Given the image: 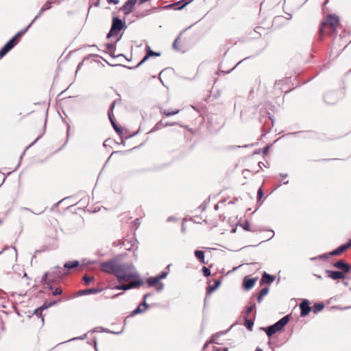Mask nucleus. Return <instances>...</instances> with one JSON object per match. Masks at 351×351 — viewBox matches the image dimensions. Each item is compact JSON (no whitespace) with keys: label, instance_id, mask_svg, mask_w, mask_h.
Returning <instances> with one entry per match:
<instances>
[{"label":"nucleus","instance_id":"79ce46f5","mask_svg":"<svg viewBox=\"0 0 351 351\" xmlns=\"http://www.w3.org/2000/svg\"><path fill=\"white\" fill-rule=\"evenodd\" d=\"M254 322L251 319H245V326L248 330H252Z\"/></svg>","mask_w":351,"mask_h":351},{"label":"nucleus","instance_id":"3c124183","mask_svg":"<svg viewBox=\"0 0 351 351\" xmlns=\"http://www.w3.org/2000/svg\"><path fill=\"white\" fill-rule=\"evenodd\" d=\"M44 12L41 11V9L40 10L38 14L34 17V19L32 20V21L30 23L32 25L40 17V16L43 14Z\"/></svg>","mask_w":351,"mask_h":351},{"label":"nucleus","instance_id":"bb28decb","mask_svg":"<svg viewBox=\"0 0 351 351\" xmlns=\"http://www.w3.org/2000/svg\"><path fill=\"white\" fill-rule=\"evenodd\" d=\"M101 290H102L101 289H98V288L86 289L83 291H80L79 292V294L82 295V294H89V293H97L101 291Z\"/></svg>","mask_w":351,"mask_h":351},{"label":"nucleus","instance_id":"6e6552de","mask_svg":"<svg viewBox=\"0 0 351 351\" xmlns=\"http://www.w3.org/2000/svg\"><path fill=\"white\" fill-rule=\"evenodd\" d=\"M274 106L272 105L271 103L268 102L265 104V108L264 109L261 108L260 109V117H259V121L260 123H263L264 124L266 123L267 118L268 117L269 120L271 123V126L274 125V116L271 115V114L268 112V110H273L274 108Z\"/></svg>","mask_w":351,"mask_h":351},{"label":"nucleus","instance_id":"7ed1b4c3","mask_svg":"<svg viewBox=\"0 0 351 351\" xmlns=\"http://www.w3.org/2000/svg\"><path fill=\"white\" fill-rule=\"evenodd\" d=\"M126 28L127 25L125 21L117 16H114L112 19L111 27L106 35V38L110 39L113 36H117L121 30H125Z\"/></svg>","mask_w":351,"mask_h":351},{"label":"nucleus","instance_id":"72a5a7b5","mask_svg":"<svg viewBox=\"0 0 351 351\" xmlns=\"http://www.w3.org/2000/svg\"><path fill=\"white\" fill-rule=\"evenodd\" d=\"M111 124L116 132L121 137V134H123V128L118 125L116 123V121L112 122Z\"/></svg>","mask_w":351,"mask_h":351},{"label":"nucleus","instance_id":"ddd939ff","mask_svg":"<svg viewBox=\"0 0 351 351\" xmlns=\"http://www.w3.org/2000/svg\"><path fill=\"white\" fill-rule=\"evenodd\" d=\"M331 265L332 267L341 269L339 271L343 272L344 274L350 276V264L346 262L344 260L340 259L336 262L332 263Z\"/></svg>","mask_w":351,"mask_h":351},{"label":"nucleus","instance_id":"4be33fe9","mask_svg":"<svg viewBox=\"0 0 351 351\" xmlns=\"http://www.w3.org/2000/svg\"><path fill=\"white\" fill-rule=\"evenodd\" d=\"M325 305L323 302L316 303L312 307L308 306V313L313 311L314 313H317L322 311Z\"/></svg>","mask_w":351,"mask_h":351},{"label":"nucleus","instance_id":"f704fd0d","mask_svg":"<svg viewBox=\"0 0 351 351\" xmlns=\"http://www.w3.org/2000/svg\"><path fill=\"white\" fill-rule=\"evenodd\" d=\"M268 292H269V289L267 287H265L261 291V292L258 296V302H261L263 297L266 295L268 293Z\"/></svg>","mask_w":351,"mask_h":351},{"label":"nucleus","instance_id":"c9c22d12","mask_svg":"<svg viewBox=\"0 0 351 351\" xmlns=\"http://www.w3.org/2000/svg\"><path fill=\"white\" fill-rule=\"evenodd\" d=\"M152 12V10H146L143 12H136V16L138 18H143Z\"/></svg>","mask_w":351,"mask_h":351},{"label":"nucleus","instance_id":"13d9d810","mask_svg":"<svg viewBox=\"0 0 351 351\" xmlns=\"http://www.w3.org/2000/svg\"><path fill=\"white\" fill-rule=\"evenodd\" d=\"M86 59H88V57L85 58L81 62L78 64L75 73H77L80 69L81 66L83 65L84 61Z\"/></svg>","mask_w":351,"mask_h":351},{"label":"nucleus","instance_id":"aec40b11","mask_svg":"<svg viewBox=\"0 0 351 351\" xmlns=\"http://www.w3.org/2000/svg\"><path fill=\"white\" fill-rule=\"evenodd\" d=\"M306 133L305 131H298L295 132H290L282 136V137L292 136L297 138H305Z\"/></svg>","mask_w":351,"mask_h":351},{"label":"nucleus","instance_id":"20e7f679","mask_svg":"<svg viewBox=\"0 0 351 351\" xmlns=\"http://www.w3.org/2000/svg\"><path fill=\"white\" fill-rule=\"evenodd\" d=\"M345 95L344 90H330L324 94L323 99L326 104L335 105L344 98Z\"/></svg>","mask_w":351,"mask_h":351},{"label":"nucleus","instance_id":"6e6d98bb","mask_svg":"<svg viewBox=\"0 0 351 351\" xmlns=\"http://www.w3.org/2000/svg\"><path fill=\"white\" fill-rule=\"evenodd\" d=\"M221 334H223V332H221V333H217V334H215V335H213V336H212L211 342H212V343H217L216 342V337H217L218 336H219V335H221Z\"/></svg>","mask_w":351,"mask_h":351},{"label":"nucleus","instance_id":"473e14b6","mask_svg":"<svg viewBox=\"0 0 351 351\" xmlns=\"http://www.w3.org/2000/svg\"><path fill=\"white\" fill-rule=\"evenodd\" d=\"M164 127L165 123H162V121H160L154 126V128L149 132V133L156 132Z\"/></svg>","mask_w":351,"mask_h":351},{"label":"nucleus","instance_id":"39448f33","mask_svg":"<svg viewBox=\"0 0 351 351\" xmlns=\"http://www.w3.org/2000/svg\"><path fill=\"white\" fill-rule=\"evenodd\" d=\"M340 18L335 14H329L327 17L323 21L319 26V30L323 34H326V29L328 25L331 26L332 31H336L338 24L339 23Z\"/></svg>","mask_w":351,"mask_h":351},{"label":"nucleus","instance_id":"58836bf2","mask_svg":"<svg viewBox=\"0 0 351 351\" xmlns=\"http://www.w3.org/2000/svg\"><path fill=\"white\" fill-rule=\"evenodd\" d=\"M180 112L179 110H173V111H170L169 110H165L164 112H163V114L167 116V117H170V116H172V115H174V114H178V112Z\"/></svg>","mask_w":351,"mask_h":351},{"label":"nucleus","instance_id":"774afa93","mask_svg":"<svg viewBox=\"0 0 351 351\" xmlns=\"http://www.w3.org/2000/svg\"><path fill=\"white\" fill-rule=\"evenodd\" d=\"M214 351H228L226 348H217L214 350Z\"/></svg>","mask_w":351,"mask_h":351},{"label":"nucleus","instance_id":"4d7b16f0","mask_svg":"<svg viewBox=\"0 0 351 351\" xmlns=\"http://www.w3.org/2000/svg\"><path fill=\"white\" fill-rule=\"evenodd\" d=\"M222 281L221 278L215 279L213 285H221Z\"/></svg>","mask_w":351,"mask_h":351},{"label":"nucleus","instance_id":"a19ab883","mask_svg":"<svg viewBox=\"0 0 351 351\" xmlns=\"http://www.w3.org/2000/svg\"><path fill=\"white\" fill-rule=\"evenodd\" d=\"M118 101H121V99H118V100H114V101H113L110 104V106H109V108H108V112H113V110H114V107H115V106H116V104H117V103Z\"/></svg>","mask_w":351,"mask_h":351},{"label":"nucleus","instance_id":"c756f323","mask_svg":"<svg viewBox=\"0 0 351 351\" xmlns=\"http://www.w3.org/2000/svg\"><path fill=\"white\" fill-rule=\"evenodd\" d=\"M109 65L112 66H121V67H124V68H126L128 69H136L137 68H138L139 66H141L143 64H144V62L141 60L137 65L134 66H126V65H123V64H110L109 63H108Z\"/></svg>","mask_w":351,"mask_h":351},{"label":"nucleus","instance_id":"1a4fd4ad","mask_svg":"<svg viewBox=\"0 0 351 351\" xmlns=\"http://www.w3.org/2000/svg\"><path fill=\"white\" fill-rule=\"evenodd\" d=\"M171 264L168 265L166 268L156 276H152L147 279V285H163L160 280L165 279L169 273V267Z\"/></svg>","mask_w":351,"mask_h":351},{"label":"nucleus","instance_id":"6ab92c4d","mask_svg":"<svg viewBox=\"0 0 351 351\" xmlns=\"http://www.w3.org/2000/svg\"><path fill=\"white\" fill-rule=\"evenodd\" d=\"M31 26L32 23H29L26 27L18 32L12 38L18 43L20 41L21 37L27 32Z\"/></svg>","mask_w":351,"mask_h":351},{"label":"nucleus","instance_id":"f8f14e48","mask_svg":"<svg viewBox=\"0 0 351 351\" xmlns=\"http://www.w3.org/2000/svg\"><path fill=\"white\" fill-rule=\"evenodd\" d=\"M325 273L328 278L334 280L351 278V276L346 275L343 272L339 270L326 269Z\"/></svg>","mask_w":351,"mask_h":351},{"label":"nucleus","instance_id":"f257e3e1","mask_svg":"<svg viewBox=\"0 0 351 351\" xmlns=\"http://www.w3.org/2000/svg\"><path fill=\"white\" fill-rule=\"evenodd\" d=\"M102 271L114 275L120 285H143L139 272L131 263H118L117 258H111L100 264Z\"/></svg>","mask_w":351,"mask_h":351},{"label":"nucleus","instance_id":"8fccbe9b","mask_svg":"<svg viewBox=\"0 0 351 351\" xmlns=\"http://www.w3.org/2000/svg\"><path fill=\"white\" fill-rule=\"evenodd\" d=\"M108 117L109 118V120L110 121V123H112V122L115 121V119L114 118V114H113V112H108Z\"/></svg>","mask_w":351,"mask_h":351},{"label":"nucleus","instance_id":"9d476101","mask_svg":"<svg viewBox=\"0 0 351 351\" xmlns=\"http://www.w3.org/2000/svg\"><path fill=\"white\" fill-rule=\"evenodd\" d=\"M194 0H180L175 3L161 6L160 9L164 10L173 9L174 10H182L186 5L191 3Z\"/></svg>","mask_w":351,"mask_h":351},{"label":"nucleus","instance_id":"2f4dec72","mask_svg":"<svg viewBox=\"0 0 351 351\" xmlns=\"http://www.w3.org/2000/svg\"><path fill=\"white\" fill-rule=\"evenodd\" d=\"M329 252H326V253H324L322 254H320L317 256H315V257H312L310 258L311 261H315V260H317V259H319V260H326L328 259V258L332 256V255H329Z\"/></svg>","mask_w":351,"mask_h":351},{"label":"nucleus","instance_id":"e2e57ef3","mask_svg":"<svg viewBox=\"0 0 351 351\" xmlns=\"http://www.w3.org/2000/svg\"><path fill=\"white\" fill-rule=\"evenodd\" d=\"M254 307H255L254 305H252V306L248 307L247 309L246 313L247 314H250L253 311Z\"/></svg>","mask_w":351,"mask_h":351},{"label":"nucleus","instance_id":"09e8293b","mask_svg":"<svg viewBox=\"0 0 351 351\" xmlns=\"http://www.w3.org/2000/svg\"><path fill=\"white\" fill-rule=\"evenodd\" d=\"M346 250L351 247V239H348L347 242L343 244Z\"/></svg>","mask_w":351,"mask_h":351},{"label":"nucleus","instance_id":"a878e982","mask_svg":"<svg viewBox=\"0 0 351 351\" xmlns=\"http://www.w3.org/2000/svg\"><path fill=\"white\" fill-rule=\"evenodd\" d=\"M147 304L145 302H144L138 306V307L132 312V315H136L137 313L144 312L147 308Z\"/></svg>","mask_w":351,"mask_h":351},{"label":"nucleus","instance_id":"c85d7f7f","mask_svg":"<svg viewBox=\"0 0 351 351\" xmlns=\"http://www.w3.org/2000/svg\"><path fill=\"white\" fill-rule=\"evenodd\" d=\"M109 65L112 66H121V67H124V68H126L128 69H136L137 68H138L139 66H141L143 64H144V62L141 60L137 65L134 66H126V65H123V64H110L109 63H108Z\"/></svg>","mask_w":351,"mask_h":351},{"label":"nucleus","instance_id":"49530a36","mask_svg":"<svg viewBox=\"0 0 351 351\" xmlns=\"http://www.w3.org/2000/svg\"><path fill=\"white\" fill-rule=\"evenodd\" d=\"M252 57H254L253 56H247V57H245L243 59H242L241 60H240L237 64V65L233 67L232 69H231L229 71L226 72L227 73H229L230 71H232L237 65H239L240 63H241L242 62H243L244 60H247V59H250L252 58Z\"/></svg>","mask_w":351,"mask_h":351},{"label":"nucleus","instance_id":"7c9ffc66","mask_svg":"<svg viewBox=\"0 0 351 351\" xmlns=\"http://www.w3.org/2000/svg\"><path fill=\"white\" fill-rule=\"evenodd\" d=\"M145 51H146L147 58H150V57H152V56H160V53L156 52V51H154L153 50L151 49L150 47L148 46V45L146 46Z\"/></svg>","mask_w":351,"mask_h":351},{"label":"nucleus","instance_id":"4c0bfd02","mask_svg":"<svg viewBox=\"0 0 351 351\" xmlns=\"http://www.w3.org/2000/svg\"><path fill=\"white\" fill-rule=\"evenodd\" d=\"M237 225H239L240 226H241L243 228V230H245V231L251 230H250V224L247 220H245L243 223H240L239 222Z\"/></svg>","mask_w":351,"mask_h":351},{"label":"nucleus","instance_id":"680f3d73","mask_svg":"<svg viewBox=\"0 0 351 351\" xmlns=\"http://www.w3.org/2000/svg\"><path fill=\"white\" fill-rule=\"evenodd\" d=\"M107 1L110 4L112 3V4L117 5L119 3V0H107Z\"/></svg>","mask_w":351,"mask_h":351},{"label":"nucleus","instance_id":"e433bc0d","mask_svg":"<svg viewBox=\"0 0 351 351\" xmlns=\"http://www.w3.org/2000/svg\"><path fill=\"white\" fill-rule=\"evenodd\" d=\"M94 280V277L91 275H84L82 277V280L86 285L90 284Z\"/></svg>","mask_w":351,"mask_h":351},{"label":"nucleus","instance_id":"338daca9","mask_svg":"<svg viewBox=\"0 0 351 351\" xmlns=\"http://www.w3.org/2000/svg\"><path fill=\"white\" fill-rule=\"evenodd\" d=\"M262 153V149H257L254 151V154H260Z\"/></svg>","mask_w":351,"mask_h":351},{"label":"nucleus","instance_id":"f3484780","mask_svg":"<svg viewBox=\"0 0 351 351\" xmlns=\"http://www.w3.org/2000/svg\"><path fill=\"white\" fill-rule=\"evenodd\" d=\"M276 276L271 275L266 271H264L262 278L259 282V285H263L264 284H271L276 280Z\"/></svg>","mask_w":351,"mask_h":351},{"label":"nucleus","instance_id":"5701e85b","mask_svg":"<svg viewBox=\"0 0 351 351\" xmlns=\"http://www.w3.org/2000/svg\"><path fill=\"white\" fill-rule=\"evenodd\" d=\"M344 251H346V249H345L343 245L341 244V245L337 247L336 249L329 252L328 254L332 255V256H339V255L341 254Z\"/></svg>","mask_w":351,"mask_h":351},{"label":"nucleus","instance_id":"603ef678","mask_svg":"<svg viewBox=\"0 0 351 351\" xmlns=\"http://www.w3.org/2000/svg\"><path fill=\"white\" fill-rule=\"evenodd\" d=\"M178 39H179V37H178V38L174 40V42L173 43V45H172L173 48L175 50H176V51H179V50H180L179 47H178V45H177V43H178Z\"/></svg>","mask_w":351,"mask_h":351},{"label":"nucleus","instance_id":"b1692460","mask_svg":"<svg viewBox=\"0 0 351 351\" xmlns=\"http://www.w3.org/2000/svg\"><path fill=\"white\" fill-rule=\"evenodd\" d=\"M195 256L196 258L202 263V264H206L205 262V254L204 252L202 250H195Z\"/></svg>","mask_w":351,"mask_h":351},{"label":"nucleus","instance_id":"2eb2a0df","mask_svg":"<svg viewBox=\"0 0 351 351\" xmlns=\"http://www.w3.org/2000/svg\"><path fill=\"white\" fill-rule=\"evenodd\" d=\"M121 38V36H120L116 40L115 43H107L106 45V49L108 50V53L110 54V56L112 58H117V57H121V56H123V53H120V54H118V55H115L114 54V51L116 50V45H117V43L119 42Z\"/></svg>","mask_w":351,"mask_h":351},{"label":"nucleus","instance_id":"412c9836","mask_svg":"<svg viewBox=\"0 0 351 351\" xmlns=\"http://www.w3.org/2000/svg\"><path fill=\"white\" fill-rule=\"evenodd\" d=\"M258 279V277H251L250 276H247L243 278L241 285H255Z\"/></svg>","mask_w":351,"mask_h":351},{"label":"nucleus","instance_id":"864d4df0","mask_svg":"<svg viewBox=\"0 0 351 351\" xmlns=\"http://www.w3.org/2000/svg\"><path fill=\"white\" fill-rule=\"evenodd\" d=\"M62 292V290L61 289V288L59 287H57L54 291H53V295H60L61 294Z\"/></svg>","mask_w":351,"mask_h":351},{"label":"nucleus","instance_id":"bf43d9fd","mask_svg":"<svg viewBox=\"0 0 351 351\" xmlns=\"http://www.w3.org/2000/svg\"><path fill=\"white\" fill-rule=\"evenodd\" d=\"M42 136H43V134H41V135L38 136L36 138V139L34 141H33V142H32V143H31V144H30V145H29L26 148V149H28L29 147H30L31 146H32L33 145H34V144H35V143H36V142H37V141H38V140L42 137Z\"/></svg>","mask_w":351,"mask_h":351},{"label":"nucleus","instance_id":"dca6fc26","mask_svg":"<svg viewBox=\"0 0 351 351\" xmlns=\"http://www.w3.org/2000/svg\"><path fill=\"white\" fill-rule=\"evenodd\" d=\"M137 0H127L120 10H123L124 14H129L134 8Z\"/></svg>","mask_w":351,"mask_h":351},{"label":"nucleus","instance_id":"69168bd1","mask_svg":"<svg viewBox=\"0 0 351 351\" xmlns=\"http://www.w3.org/2000/svg\"><path fill=\"white\" fill-rule=\"evenodd\" d=\"M137 249V246L135 244H132L130 247L127 248L128 250H132Z\"/></svg>","mask_w":351,"mask_h":351},{"label":"nucleus","instance_id":"ea45409f","mask_svg":"<svg viewBox=\"0 0 351 351\" xmlns=\"http://www.w3.org/2000/svg\"><path fill=\"white\" fill-rule=\"evenodd\" d=\"M209 202H210V197L205 199L204 201V202L199 206V208L202 211L205 210Z\"/></svg>","mask_w":351,"mask_h":351},{"label":"nucleus","instance_id":"c03bdc74","mask_svg":"<svg viewBox=\"0 0 351 351\" xmlns=\"http://www.w3.org/2000/svg\"><path fill=\"white\" fill-rule=\"evenodd\" d=\"M202 271H203L204 276L208 277L209 276H210V271L209 268L204 266L202 267Z\"/></svg>","mask_w":351,"mask_h":351},{"label":"nucleus","instance_id":"f03ea898","mask_svg":"<svg viewBox=\"0 0 351 351\" xmlns=\"http://www.w3.org/2000/svg\"><path fill=\"white\" fill-rule=\"evenodd\" d=\"M68 277L66 275L62 267L55 266L45 272L41 279L43 285H51L52 283H60L63 282Z\"/></svg>","mask_w":351,"mask_h":351},{"label":"nucleus","instance_id":"a211bd4d","mask_svg":"<svg viewBox=\"0 0 351 351\" xmlns=\"http://www.w3.org/2000/svg\"><path fill=\"white\" fill-rule=\"evenodd\" d=\"M308 138H318L322 141L334 139L332 138H327L325 134H317L315 132L311 130H308Z\"/></svg>","mask_w":351,"mask_h":351},{"label":"nucleus","instance_id":"0eeeda50","mask_svg":"<svg viewBox=\"0 0 351 351\" xmlns=\"http://www.w3.org/2000/svg\"><path fill=\"white\" fill-rule=\"evenodd\" d=\"M289 321V315H286L283 317L281 319L277 322L274 325L267 328L266 330V333L268 337H271L276 332L281 330L284 326L288 323Z\"/></svg>","mask_w":351,"mask_h":351},{"label":"nucleus","instance_id":"0e129e2a","mask_svg":"<svg viewBox=\"0 0 351 351\" xmlns=\"http://www.w3.org/2000/svg\"><path fill=\"white\" fill-rule=\"evenodd\" d=\"M134 226H136V227L140 225V219L138 218H136L134 221Z\"/></svg>","mask_w":351,"mask_h":351},{"label":"nucleus","instance_id":"37998d69","mask_svg":"<svg viewBox=\"0 0 351 351\" xmlns=\"http://www.w3.org/2000/svg\"><path fill=\"white\" fill-rule=\"evenodd\" d=\"M263 195H264L263 191L262 188L260 187L257 191V200L260 201L262 199V197H263Z\"/></svg>","mask_w":351,"mask_h":351},{"label":"nucleus","instance_id":"9b49d317","mask_svg":"<svg viewBox=\"0 0 351 351\" xmlns=\"http://www.w3.org/2000/svg\"><path fill=\"white\" fill-rule=\"evenodd\" d=\"M84 265H81L80 263V261L77 260L67 261L63 265V267H62L67 277L71 273V271L73 269L80 268V269L82 270L84 269Z\"/></svg>","mask_w":351,"mask_h":351},{"label":"nucleus","instance_id":"4468645a","mask_svg":"<svg viewBox=\"0 0 351 351\" xmlns=\"http://www.w3.org/2000/svg\"><path fill=\"white\" fill-rule=\"evenodd\" d=\"M18 43L12 38H10L0 49V58L4 57Z\"/></svg>","mask_w":351,"mask_h":351},{"label":"nucleus","instance_id":"de8ad7c7","mask_svg":"<svg viewBox=\"0 0 351 351\" xmlns=\"http://www.w3.org/2000/svg\"><path fill=\"white\" fill-rule=\"evenodd\" d=\"M269 147H270L269 145H267L265 147H263V149H262V153L263 154V155L268 154Z\"/></svg>","mask_w":351,"mask_h":351},{"label":"nucleus","instance_id":"5fc2aeb1","mask_svg":"<svg viewBox=\"0 0 351 351\" xmlns=\"http://www.w3.org/2000/svg\"><path fill=\"white\" fill-rule=\"evenodd\" d=\"M219 287H208L207 289V293L208 294H210L212 292H213L217 288Z\"/></svg>","mask_w":351,"mask_h":351},{"label":"nucleus","instance_id":"393cba45","mask_svg":"<svg viewBox=\"0 0 351 351\" xmlns=\"http://www.w3.org/2000/svg\"><path fill=\"white\" fill-rule=\"evenodd\" d=\"M300 315L304 317L307 315V300H304L300 305Z\"/></svg>","mask_w":351,"mask_h":351},{"label":"nucleus","instance_id":"052dcab7","mask_svg":"<svg viewBox=\"0 0 351 351\" xmlns=\"http://www.w3.org/2000/svg\"><path fill=\"white\" fill-rule=\"evenodd\" d=\"M114 287L119 290H127L130 288H132L133 287Z\"/></svg>","mask_w":351,"mask_h":351},{"label":"nucleus","instance_id":"cd10ccee","mask_svg":"<svg viewBox=\"0 0 351 351\" xmlns=\"http://www.w3.org/2000/svg\"><path fill=\"white\" fill-rule=\"evenodd\" d=\"M109 65L112 66H121V67H124V68H126L128 69H136L137 68H138L139 66H141L143 64H144V62L141 60L137 65L134 66H126V65H123V64H110L109 63H108Z\"/></svg>","mask_w":351,"mask_h":351},{"label":"nucleus","instance_id":"a18cd8bd","mask_svg":"<svg viewBox=\"0 0 351 351\" xmlns=\"http://www.w3.org/2000/svg\"><path fill=\"white\" fill-rule=\"evenodd\" d=\"M51 8V6L49 5V3H47V1L45 2V3L43 5L41 8L42 12H45L48 10H49Z\"/></svg>","mask_w":351,"mask_h":351},{"label":"nucleus","instance_id":"423d86ee","mask_svg":"<svg viewBox=\"0 0 351 351\" xmlns=\"http://www.w3.org/2000/svg\"><path fill=\"white\" fill-rule=\"evenodd\" d=\"M291 77H286L281 80H276L275 82L274 88L275 90H280V92H285L287 93L293 89L291 87Z\"/></svg>","mask_w":351,"mask_h":351}]
</instances>
